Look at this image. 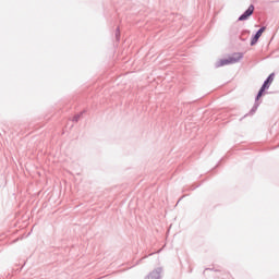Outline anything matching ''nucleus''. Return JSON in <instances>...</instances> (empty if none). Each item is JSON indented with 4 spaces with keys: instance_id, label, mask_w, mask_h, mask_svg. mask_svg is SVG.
I'll return each instance as SVG.
<instances>
[{
    "instance_id": "obj_7",
    "label": "nucleus",
    "mask_w": 279,
    "mask_h": 279,
    "mask_svg": "<svg viewBox=\"0 0 279 279\" xmlns=\"http://www.w3.org/2000/svg\"><path fill=\"white\" fill-rule=\"evenodd\" d=\"M258 108V106H255V108H253L252 110H251V112H256V109Z\"/></svg>"
},
{
    "instance_id": "obj_3",
    "label": "nucleus",
    "mask_w": 279,
    "mask_h": 279,
    "mask_svg": "<svg viewBox=\"0 0 279 279\" xmlns=\"http://www.w3.org/2000/svg\"><path fill=\"white\" fill-rule=\"evenodd\" d=\"M252 14H254V4L248 7V9L239 17V21H247Z\"/></svg>"
},
{
    "instance_id": "obj_2",
    "label": "nucleus",
    "mask_w": 279,
    "mask_h": 279,
    "mask_svg": "<svg viewBox=\"0 0 279 279\" xmlns=\"http://www.w3.org/2000/svg\"><path fill=\"white\" fill-rule=\"evenodd\" d=\"M274 77H276V75L274 73H271L267 80L264 82L263 86L260 87L257 96H256V101H258L260 99V97H263V93H265L266 88H269V84H271V82H274Z\"/></svg>"
},
{
    "instance_id": "obj_5",
    "label": "nucleus",
    "mask_w": 279,
    "mask_h": 279,
    "mask_svg": "<svg viewBox=\"0 0 279 279\" xmlns=\"http://www.w3.org/2000/svg\"><path fill=\"white\" fill-rule=\"evenodd\" d=\"M160 274H162V268H157L153 270L145 279H160Z\"/></svg>"
},
{
    "instance_id": "obj_4",
    "label": "nucleus",
    "mask_w": 279,
    "mask_h": 279,
    "mask_svg": "<svg viewBox=\"0 0 279 279\" xmlns=\"http://www.w3.org/2000/svg\"><path fill=\"white\" fill-rule=\"evenodd\" d=\"M266 27L263 26L262 28H259L257 31V33L254 35V37L251 40V47H254V45H256V43H258V38H260L263 36V33L265 32Z\"/></svg>"
},
{
    "instance_id": "obj_8",
    "label": "nucleus",
    "mask_w": 279,
    "mask_h": 279,
    "mask_svg": "<svg viewBox=\"0 0 279 279\" xmlns=\"http://www.w3.org/2000/svg\"><path fill=\"white\" fill-rule=\"evenodd\" d=\"M116 36L119 38V28L117 29Z\"/></svg>"
},
{
    "instance_id": "obj_6",
    "label": "nucleus",
    "mask_w": 279,
    "mask_h": 279,
    "mask_svg": "<svg viewBox=\"0 0 279 279\" xmlns=\"http://www.w3.org/2000/svg\"><path fill=\"white\" fill-rule=\"evenodd\" d=\"M82 117V113L74 116L73 121L77 123L80 121V118Z\"/></svg>"
},
{
    "instance_id": "obj_1",
    "label": "nucleus",
    "mask_w": 279,
    "mask_h": 279,
    "mask_svg": "<svg viewBox=\"0 0 279 279\" xmlns=\"http://www.w3.org/2000/svg\"><path fill=\"white\" fill-rule=\"evenodd\" d=\"M243 60V53L242 52H234L232 56H230L227 59H222L216 63V66H226L228 64H236V62H241Z\"/></svg>"
}]
</instances>
